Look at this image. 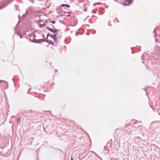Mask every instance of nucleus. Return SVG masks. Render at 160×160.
Masks as SVG:
<instances>
[{"mask_svg":"<svg viewBox=\"0 0 160 160\" xmlns=\"http://www.w3.org/2000/svg\"><path fill=\"white\" fill-rule=\"evenodd\" d=\"M133 0H123L122 1L123 2L125 1L126 2H124L123 5L126 6L129 5L132 3Z\"/></svg>","mask_w":160,"mask_h":160,"instance_id":"f257e3e1","label":"nucleus"},{"mask_svg":"<svg viewBox=\"0 0 160 160\" xmlns=\"http://www.w3.org/2000/svg\"><path fill=\"white\" fill-rule=\"evenodd\" d=\"M45 28L54 34H57L58 33V30L56 29H53L51 28H50L47 26H46Z\"/></svg>","mask_w":160,"mask_h":160,"instance_id":"f03ea898","label":"nucleus"},{"mask_svg":"<svg viewBox=\"0 0 160 160\" xmlns=\"http://www.w3.org/2000/svg\"><path fill=\"white\" fill-rule=\"evenodd\" d=\"M27 115H25L26 118L27 119L30 118L31 117H32L33 116L31 115V113L30 112H28L27 113Z\"/></svg>","mask_w":160,"mask_h":160,"instance_id":"7ed1b4c3","label":"nucleus"},{"mask_svg":"<svg viewBox=\"0 0 160 160\" xmlns=\"http://www.w3.org/2000/svg\"><path fill=\"white\" fill-rule=\"evenodd\" d=\"M38 40L40 41V42H38V41H36L35 40H34L32 42H33L38 43H40L41 42H45V40L44 39H38Z\"/></svg>","mask_w":160,"mask_h":160,"instance_id":"20e7f679","label":"nucleus"},{"mask_svg":"<svg viewBox=\"0 0 160 160\" xmlns=\"http://www.w3.org/2000/svg\"><path fill=\"white\" fill-rule=\"evenodd\" d=\"M60 6L61 7H66L68 8H70V5H69L68 4H61L60 5Z\"/></svg>","mask_w":160,"mask_h":160,"instance_id":"39448f33","label":"nucleus"},{"mask_svg":"<svg viewBox=\"0 0 160 160\" xmlns=\"http://www.w3.org/2000/svg\"><path fill=\"white\" fill-rule=\"evenodd\" d=\"M45 42L52 44V45H54V43L52 42V40H49V39H47L45 40Z\"/></svg>","mask_w":160,"mask_h":160,"instance_id":"423d86ee","label":"nucleus"},{"mask_svg":"<svg viewBox=\"0 0 160 160\" xmlns=\"http://www.w3.org/2000/svg\"><path fill=\"white\" fill-rule=\"evenodd\" d=\"M57 36V34H54V35H53L51 34V35H50V37L53 39V38L56 37Z\"/></svg>","mask_w":160,"mask_h":160,"instance_id":"0eeeda50","label":"nucleus"},{"mask_svg":"<svg viewBox=\"0 0 160 160\" xmlns=\"http://www.w3.org/2000/svg\"><path fill=\"white\" fill-rule=\"evenodd\" d=\"M32 37V38L33 41H34V40H35L36 41H37L38 40L36 39H35V38L36 37V35H35V34H34L33 36H31V38Z\"/></svg>","mask_w":160,"mask_h":160,"instance_id":"6e6552de","label":"nucleus"},{"mask_svg":"<svg viewBox=\"0 0 160 160\" xmlns=\"http://www.w3.org/2000/svg\"><path fill=\"white\" fill-rule=\"evenodd\" d=\"M20 120H21V118H19V117H18V119H17V122L18 123H20Z\"/></svg>","mask_w":160,"mask_h":160,"instance_id":"1a4fd4ad","label":"nucleus"},{"mask_svg":"<svg viewBox=\"0 0 160 160\" xmlns=\"http://www.w3.org/2000/svg\"><path fill=\"white\" fill-rule=\"evenodd\" d=\"M95 156L97 157H98V158H99L101 160H102V158L101 157H99L98 154H97L96 153H95Z\"/></svg>","mask_w":160,"mask_h":160,"instance_id":"9d476101","label":"nucleus"},{"mask_svg":"<svg viewBox=\"0 0 160 160\" xmlns=\"http://www.w3.org/2000/svg\"><path fill=\"white\" fill-rule=\"evenodd\" d=\"M28 15L26 14V13L23 14L22 16V17L23 18H25Z\"/></svg>","mask_w":160,"mask_h":160,"instance_id":"9b49d317","label":"nucleus"},{"mask_svg":"<svg viewBox=\"0 0 160 160\" xmlns=\"http://www.w3.org/2000/svg\"><path fill=\"white\" fill-rule=\"evenodd\" d=\"M57 38H58L57 37H56L53 38V40H54V42L57 41Z\"/></svg>","mask_w":160,"mask_h":160,"instance_id":"f8f14e48","label":"nucleus"},{"mask_svg":"<svg viewBox=\"0 0 160 160\" xmlns=\"http://www.w3.org/2000/svg\"><path fill=\"white\" fill-rule=\"evenodd\" d=\"M45 26V27H46L45 26V25L44 24H41L39 26V27L40 28H41V26Z\"/></svg>","mask_w":160,"mask_h":160,"instance_id":"ddd939ff","label":"nucleus"},{"mask_svg":"<svg viewBox=\"0 0 160 160\" xmlns=\"http://www.w3.org/2000/svg\"><path fill=\"white\" fill-rule=\"evenodd\" d=\"M50 22V23H52L53 24H55L56 22L55 20H53V21H51Z\"/></svg>","mask_w":160,"mask_h":160,"instance_id":"4468645a","label":"nucleus"},{"mask_svg":"<svg viewBox=\"0 0 160 160\" xmlns=\"http://www.w3.org/2000/svg\"><path fill=\"white\" fill-rule=\"evenodd\" d=\"M50 35H51V34H50L49 33H48L47 35L46 39L48 38L49 36H50Z\"/></svg>","mask_w":160,"mask_h":160,"instance_id":"2eb2a0df","label":"nucleus"},{"mask_svg":"<svg viewBox=\"0 0 160 160\" xmlns=\"http://www.w3.org/2000/svg\"><path fill=\"white\" fill-rule=\"evenodd\" d=\"M50 35H51V34H50L49 33H48L47 35L46 39L48 38L49 36H50Z\"/></svg>","mask_w":160,"mask_h":160,"instance_id":"dca6fc26","label":"nucleus"},{"mask_svg":"<svg viewBox=\"0 0 160 160\" xmlns=\"http://www.w3.org/2000/svg\"><path fill=\"white\" fill-rule=\"evenodd\" d=\"M50 35H51V34H50L49 33H48L47 35L46 39L48 38L49 36H50Z\"/></svg>","mask_w":160,"mask_h":160,"instance_id":"f3484780","label":"nucleus"},{"mask_svg":"<svg viewBox=\"0 0 160 160\" xmlns=\"http://www.w3.org/2000/svg\"><path fill=\"white\" fill-rule=\"evenodd\" d=\"M97 4L100 5V4L99 3H95L94 4L93 6H95L96 5H97Z\"/></svg>","mask_w":160,"mask_h":160,"instance_id":"a211bd4d","label":"nucleus"},{"mask_svg":"<svg viewBox=\"0 0 160 160\" xmlns=\"http://www.w3.org/2000/svg\"><path fill=\"white\" fill-rule=\"evenodd\" d=\"M63 12L65 13H70V12H66V11H63Z\"/></svg>","mask_w":160,"mask_h":160,"instance_id":"6ab92c4d","label":"nucleus"},{"mask_svg":"<svg viewBox=\"0 0 160 160\" xmlns=\"http://www.w3.org/2000/svg\"><path fill=\"white\" fill-rule=\"evenodd\" d=\"M141 59H142V60H143V61H142V63H144V60H143V58L142 56L141 57Z\"/></svg>","mask_w":160,"mask_h":160,"instance_id":"aec40b11","label":"nucleus"},{"mask_svg":"<svg viewBox=\"0 0 160 160\" xmlns=\"http://www.w3.org/2000/svg\"><path fill=\"white\" fill-rule=\"evenodd\" d=\"M5 6H4L3 7H0V9H2L5 8Z\"/></svg>","mask_w":160,"mask_h":160,"instance_id":"412c9836","label":"nucleus"},{"mask_svg":"<svg viewBox=\"0 0 160 160\" xmlns=\"http://www.w3.org/2000/svg\"><path fill=\"white\" fill-rule=\"evenodd\" d=\"M25 13L27 14V15H28V14H29V13L28 12V11H26V13Z\"/></svg>","mask_w":160,"mask_h":160,"instance_id":"4be33fe9","label":"nucleus"},{"mask_svg":"<svg viewBox=\"0 0 160 160\" xmlns=\"http://www.w3.org/2000/svg\"><path fill=\"white\" fill-rule=\"evenodd\" d=\"M70 14H68V15H67V16L68 17H70Z\"/></svg>","mask_w":160,"mask_h":160,"instance_id":"5701e85b","label":"nucleus"},{"mask_svg":"<svg viewBox=\"0 0 160 160\" xmlns=\"http://www.w3.org/2000/svg\"><path fill=\"white\" fill-rule=\"evenodd\" d=\"M58 71L57 70V69H55V73H56V72H57Z\"/></svg>","mask_w":160,"mask_h":160,"instance_id":"b1692460","label":"nucleus"},{"mask_svg":"<svg viewBox=\"0 0 160 160\" xmlns=\"http://www.w3.org/2000/svg\"><path fill=\"white\" fill-rule=\"evenodd\" d=\"M78 35V32H76V36H77V35Z\"/></svg>","mask_w":160,"mask_h":160,"instance_id":"393cba45","label":"nucleus"},{"mask_svg":"<svg viewBox=\"0 0 160 160\" xmlns=\"http://www.w3.org/2000/svg\"><path fill=\"white\" fill-rule=\"evenodd\" d=\"M156 28L153 31V32L154 33H156V32L155 31V30Z\"/></svg>","mask_w":160,"mask_h":160,"instance_id":"a878e982","label":"nucleus"},{"mask_svg":"<svg viewBox=\"0 0 160 160\" xmlns=\"http://www.w3.org/2000/svg\"><path fill=\"white\" fill-rule=\"evenodd\" d=\"M42 37H43V38H45L44 36V35H42Z\"/></svg>","mask_w":160,"mask_h":160,"instance_id":"bb28decb","label":"nucleus"},{"mask_svg":"<svg viewBox=\"0 0 160 160\" xmlns=\"http://www.w3.org/2000/svg\"><path fill=\"white\" fill-rule=\"evenodd\" d=\"M69 9H66V11H69Z\"/></svg>","mask_w":160,"mask_h":160,"instance_id":"cd10ccee","label":"nucleus"},{"mask_svg":"<svg viewBox=\"0 0 160 160\" xmlns=\"http://www.w3.org/2000/svg\"><path fill=\"white\" fill-rule=\"evenodd\" d=\"M71 160H73L72 157H71Z\"/></svg>","mask_w":160,"mask_h":160,"instance_id":"c85d7f7f","label":"nucleus"},{"mask_svg":"<svg viewBox=\"0 0 160 160\" xmlns=\"http://www.w3.org/2000/svg\"><path fill=\"white\" fill-rule=\"evenodd\" d=\"M58 8H57L56 9V10L57 11H58Z\"/></svg>","mask_w":160,"mask_h":160,"instance_id":"c756f323","label":"nucleus"},{"mask_svg":"<svg viewBox=\"0 0 160 160\" xmlns=\"http://www.w3.org/2000/svg\"><path fill=\"white\" fill-rule=\"evenodd\" d=\"M143 89L146 92V89L144 88H143Z\"/></svg>","mask_w":160,"mask_h":160,"instance_id":"7c9ffc66","label":"nucleus"},{"mask_svg":"<svg viewBox=\"0 0 160 160\" xmlns=\"http://www.w3.org/2000/svg\"><path fill=\"white\" fill-rule=\"evenodd\" d=\"M20 38H22V37L21 36H20Z\"/></svg>","mask_w":160,"mask_h":160,"instance_id":"2f4dec72","label":"nucleus"},{"mask_svg":"<svg viewBox=\"0 0 160 160\" xmlns=\"http://www.w3.org/2000/svg\"><path fill=\"white\" fill-rule=\"evenodd\" d=\"M156 34H155V35H154V37H156Z\"/></svg>","mask_w":160,"mask_h":160,"instance_id":"473e14b6","label":"nucleus"},{"mask_svg":"<svg viewBox=\"0 0 160 160\" xmlns=\"http://www.w3.org/2000/svg\"><path fill=\"white\" fill-rule=\"evenodd\" d=\"M19 22H19H18V23L17 24V25H18V23Z\"/></svg>","mask_w":160,"mask_h":160,"instance_id":"72a5a7b5","label":"nucleus"},{"mask_svg":"<svg viewBox=\"0 0 160 160\" xmlns=\"http://www.w3.org/2000/svg\"><path fill=\"white\" fill-rule=\"evenodd\" d=\"M134 53L133 52H132V53L133 54V53Z\"/></svg>","mask_w":160,"mask_h":160,"instance_id":"f704fd0d","label":"nucleus"},{"mask_svg":"<svg viewBox=\"0 0 160 160\" xmlns=\"http://www.w3.org/2000/svg\"><path fill=\"white\" fill-rule=\"evenodd\" d=\"M158 114L160 116V113H159Z\"/></svg>","mask_w":160,"mask_h":160,"instance_id":"c9c22d12","label":"nucleus"},{"mask_svg":"<svg viewBox=\"0 0 160 160\" xmlns=\"http://www.w3.org/2000/svg\"><path fill=\"white\" fill-rule=\"evenodd\" d=\"M108 6H107V7H106L107 8H108Z\"/></svg>","mask_w":160,"mask_h":160,"instance_id":"e433bc0d","label":"nucleus"},{"mask_svg":"<svg viewBox=\"0 0 160 160\" xmlns=\"http://www.w3.org/2000/svg\"><path fill=\"white\" fill-rule=\"evenodd\" d=\"M19 17H20V16H19H19H18V18H19Z\"/></svg>","mask_w":160,"mask_h":160,"instance_id":"4c0bfd02","label":"nucleus"},{"mask_svg":"<svg viewBox=\"0 0 160 160\" xmlns=\"http://www.w3.org/2000/svg\"><path fill=\"white\" fill-rule=\"evenodd\" d=\"M133 48V47H132L131 48V49H132V48Z\"/></svg>","mask_w":160,"mask_h":160,"instance_id":"58836bf2","label":"nucleus"}]
</instances>
